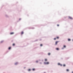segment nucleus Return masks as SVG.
<instances>
[{"label":"nucleus","instance_id":"nucleus-1","mask_svg":"<svg viewBox=\"0 0 73 73\" xmlns=\"http://www.w3.org/2000/svg\"><path fill=\"white\" fill-rule=\"evenodd\" d=\"M58 42H59V41H56L55 43V45H57V43H58Z\"/></svg>","mask_w":73,"mask_h":73},{"label":"nucleus","instance_id":"nucleus-2","mask_svg":"<svg viewBox=\"0 0 73 73\" xmlns=\"http://www.w3.org/2000/svg\"><path fill=\"white\" fill-rule=\"evenodd\" d=\"M44 64H49V62H44Z\"/></svg>","mask_w":73,"mask_h":73},{"label":"nucleus","instance_id":"nucleus-3","mask_svg":"<svg viewBox=\"0 0 73 73\" xmlns=\"http://www.w3.org/2000/svg\"><path fill=\"white\" fill-rule=\"evenodd\" d=\"M69 19H71V20H72L73 19V18H72V17H69Z\"/></svg>","mask_w":73,"mask_h":73},{"label":"nucleus","instance_id":"nucleus-4","mask_svg":"<svg viewBox=\"0 0 73 73\" xmlns=\"http://www.w3.org/2000/svg\"><path fill=\"white\" fill-rule=\"evenodd\" d=\"M58 65H60V66H62V64H61L60 63H58Z\"/></svg>","mask_w":73,"mask_h":73},{"label":"nucleus","instance_id":"nucleus-5","mask_svg":"<svg viewBox=\"0 0 73 73\" xmlns=\"http://www.w3.org/2000/svg\"><path fill=\"white\" fill-rule=\"evenodd\" d=\"M10 35H13V34H14V33H10Z\"/></svg>","mask_w":73,"mask_h":73},{"label":"nucleus","instance_id":"nucleus-6","mask_svg":"<svg viewBox=\"0 0 73 73\" xmlns=\"http://www.w3.org/2000/svg\"><path fill=\"white\" fill-rule=\"evenodd\" d=\"M24 33V32H23V31H22L21 32V35H23V34Z\"/></svg>","mask_w":73,"mask_h":73},{"label":"nucleus","instance_id":"nucleus-7","mask_svg":"<svg viewBox=\"0 0 73 73\" xmlns=\"http://www.w3.org/2000/svg\"><path fill=\"white\" fill-rule=\"evenodd\" d=\"M17 64H18V62H16V63L15 64V65H17Z\"/></svg>","mask_w":73,"mask_h":73},{"label":"nucleus","instance_id":"nucleus-8","mask_svg":"<svg viewBox=\"0 0 73 73\" xmlns=\"http://www.w3.org/2000/svg\"><path fill=\"white\" fill-rule=\"evenodd\" d=\"M63 48H66V46L64 45L63 46Z\"/></svg>","mask_w":73,"mask_h":73},{"label":"nucleus","instance_id":"nucleus-9","mask_svg":"<svg viewBox=\"0 0 73 73\" xmlns=\"http://www.w3.org/2000/svg\"><path fill=\"white\" fill-rule=\"evenodd\" d=\"M48 56H50V53H48Z\"/></svg>","mask_w":73,"mask_h":73},{"label":"nucleus","instance_id":"nucleus-10","mask_svg":"<svg viewBox=\"0 0 73 73\" xmlns=\"http://www.w3.org/2000/svg\"><path fill=\"white\" fill-rule=\"evenodd\" d=\"M15 43H13V46H15Z\"/></svg>","mask_w":73,"mask_h":73},{"label":"nucleus","instance_id":"nucleus-11","mask_svg":"<svg viewBox=\"0 0 73 73\" xmlns=\"http://www.w3.org/2000/svg\"><path fill=\"white\" fill-rule=\"evenodd\" d=\"M68 41H70V39H68Z\"/></svg>","mask_w":73,"mask_h":73},{"label":"nucleus","instance_id":"nucleus-12","mask_svg":"<svg viewBox=\"0 0 73 73\" xmlns=\"http://www.w3.org/2000/svg\"><path fill=\"white\" fill-rule=\"evenodd\" d=\"M33 70V71H34V70H35V68H33L32 69Z\"/></svg>","mask_w":73,"mask_h":73},{"label":"nucleus","instance_id":"nucleus-13","mask_svg":"<svg viewBox=\"0 0 73 73\" xmlns=\"http://www.w3.org/2000/svg\"><path fill=\"white\" fill-rule=\"evenodd\" d=\"M11 47H10L9 48V50H10V49H11Z\"/></svg>","mask_w":73,"mask_h":73},{"label":"nucleus","instance_id":"nucleus-14","mask_svg":"<svg viewBox=\"0 0 73 73\" xmlns=\"http://www.w3.org/2000/svg\"><path fill=\"white\" fill-rule=\"evenodd\" d=\"M66 70L67 72H69V70H68V69H67Z\"/></svg>","mask_w":73,"mask_h":73},{"label":"nucleus","instance_id":"nucleus-15","mask_svg":"<svg viewBox=\"0 0 73 73\" xmlns=\"http://www.w3.org/2000/svg\"><path fill=\"white\" fill-rule=\"evenodd\" d=\"M57 38V39H58L59 38V37H56Z\"/></svg>","mask_w":73,"mask_h":73},{"label":"nucleus","instance_id":"nucleus-16","mask_svg":"<svg viewBox=\"0 0 73 73\" xmlns=\"http://www.w3.org/2000/svg\"><path fill=\"white\" fill-rule=\"evenodd\" d=\"M45 61H47V59H45Z\"/></svg>","mask_w":73,"mask_h":73},{"label":"nucleus","instance_id":"nucleus-17","mask_svg":"<svg viewBox=\"0 0 73 73\" xmlns=\"http://www.w3.org/2000/svg\"><path fill=\"white\" fill-rule=\"evenodd\" d=\"M56 50H59V49L58 48H56Z\"/></svg>","mask_w":73,"mask_h":73},{"label":"nucleus","instance_id":"nucleus-18","mask_svg":"<svg viewBox=\"0 0 73 73\" xmlns=\"http://www.w3.org/2000/svg\"><path fill=\"white\" fill-rule=\"evenodd\" d=\"M40 46H42V44H41L40 45Z\"/></svg>","mask_w":73,"mask_h":73},{"label":"nucleus","instance_id":"nucleus-19","mask_svg":"<svg viewBox=\"0 0 73 73\" xmlns=\"http://www.w3.org/2000/svg\"><path fill=\"white\" fill-rule=\"evenodd\" d=\"M28 71H31V69H29L28 70Z\"/></svg>","mask_w":73,"mask_h":73},{"label":"nucleus","instance_id":"nucleus-20","mask_svg":"<svg viewBox=\"0 0 73 73\" xmlns=\"http://www.w3.org/2000/svg\"><path fill=\"white\" fill-rule=\"evenodd\" d=\"M63 66H64V67L65 66V64H64V65H63Z\"/></svg>","mask_w":73,"mask_h":73},{"label":"nucleus","instance_id":"nucleus-21","mask_svg":"<svg viewBox=\"0 0 73 73\" xmlns=\"http://www.w3.org/2000/svg\"><path fill=\"white\" fill-rule=\"evenodd\" d=\"M54 40H56V38H54Z\"/></svg>","mask_w":73,"mask_h":73},{"label":"nucleus","instance_id":"nucleus-22","mask_svg":"<svg viewBox=\"0 0 73 73\" xmlns=\"http://www.w3.org/2000/svg\"><path fill=\"white\" fill-rule=\"evenodd\" d=\"M57 26L58 27V26H59V25H57Z\"/></svg>","mask_w":73,"mask_h":73},{"label":"nucleus","instance_id":"nucleus-23","mask_svg":"<svg viewBox=\"0 0 73 73\" xmlns=\"http://www.w3.org/2000/svg\"><path fill=\"white\" fill-rule=\"evenodd\" d=\"M36 62H38V61H36Z\"/></svg>","mask_w":73,"mask_h":73},{"label":"nucleus","instance_id":"nucleus-24","mask_svg":"<svg viewBox=\"0 0 73 73\" xmlns=\"http://www.w3.org/2000/svg\"><path fill=\"white\" fill-rule=\"evenodd\" d=\"M64 49V48H62V49Z\"/></svg>","mask_w":73,"mask_h":73},{"label":"nucleus","instance_id":"nucleus-25","mask_svg":"<svg viewBox=\"0 0 73 73\" xmlns=\"http://www.w3.org/2000/svg\"><path fill=\"white\" fill-rule=\"evenodd\" d=\"M72 73H73V72H72Z\"/></svg>","mask_w":73,"mask_h":73}]
</instances>
